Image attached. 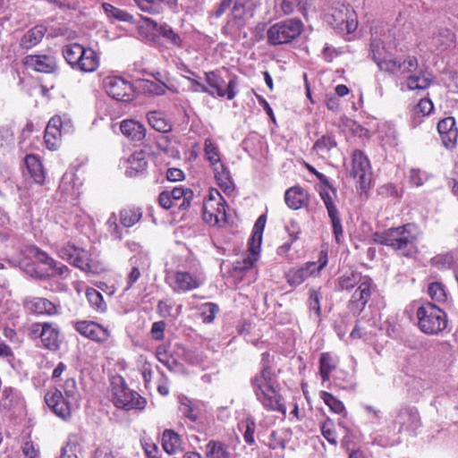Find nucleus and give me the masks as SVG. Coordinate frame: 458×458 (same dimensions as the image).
Wrapping results in <instances>:
<instances>
[{
    "label": "nucleus",
    "instance_id": "nucleus-13",
    "mask_svg": "<svg viewBox=\"0 0 458 458\" xmlns=\"http://www.w3.org/2000/svg\"><path fill=\"white\" fill-rule=\"evenodd\" d=\"M103 86L108 96L118 101L132 100L134 89L132 84L118 76H107L103 81Z\"/></svg>",
    "mask_w": 458,
    "mask_h": 458
},
{
    "label": "nucleus",
    "instance_id": "nucleus-18",
    "mask_svg": "<svg viewBox=\"0 0 458 458\" xmlns=\"http://www.w3.org/2000/svg\"><path fill=\"white\" fill-rule=\"evenodd\" d=\"M326 264L327 260L325 259L319 266L316 262H307L301 267L290 269L285 274L286 282L291 286H298L315 272L318 273Z\"/></svg>",
    "mask_w": 458,
    "mask_h": 458
},
{
    "label": "nucleus",
    "instance_id": "nucleus-14",
    "mask_svg": "<svg viewBox=\"0 0 458 458\" xmlns=\"http://www.w3.org/2000/svg\"><path fill=\"white\" fill-rule=\"evenodd\" d=\"M74 329L82 336L98 344H105L111 337L110 330L92 320H79L72 322Z\"/></svg>",
    "mask_w": 458,
    "mask_h": 458
},
{
    "label": "nucleus",
    "instance_id": "nucleus-52",
    "mask_svg": "<svg viewBox=\"0 0 458 458\" xmlns=\"http://www.w3.org/2000/svg\"><path fill=\"white\" fill-rule=\"evenodd\" d=\"M204 153L206 158L209 161L211 165H214L219 162V149L216 144L212 142L210 139H206L204 143Z\"/></svg>",
    "mask_w": 458,
    "mask_h": 458
},
{
    "label": "nucleus",
    "instance_id": "nucleus-61",
    "mask_svg": "<svg viewBox=\"0 0 458 458\" xmlns=\"http://www.w3.org/2000/svg\"><path fill=\"white\" fill-rule=\"evenodd\" d=\"M71 264L85 272L91 270L90 265L89 263L88 254L82 249H80L79 255L73 256Z\"/></svg>",
    "mask_w": 458,
    "mask_h": 458
},
{
    "label": "nucleus",
    "instance_id": "nucleus-8",
    "mask_svg": "<svg viewBox=\"0 0 458 458\" xmlns=\"http://www.w3.org/2000/svg\"><path fill=\"white\" fill-rule=\"evenodd\" d=\"M112 401L117 408L126 411L143 410L147 403L146 399L131 390L122 377L114 378L112 382Z\"/></svg>",
    "mask_w": 458,
    "mask_h": 458
},
{
    "label": "nucleus",
    "instance_id": "nucleus-39",
    "mask_svg": "<svg viewBox=\"0 0 458 458\" xmlns=\"http://www.w3.org/2000/svg\"><path fill=\"white\" fill-rule=\"evenodd\" d=\"M140 8L149 13L157 12L158 4H163L172 11L178 8V0H135Z\"/></svg>",
    "mask_w": 458,
    "mask_h": 458
},
{
    "label": "nucleus",
    "instance_id": "nucleus-12",
    "mask_svg": "<svg viewBox=\"0 0 458 458\" xmlns=\"http://www.w3.org/2000/svg\"><path fill=\"white\" fill-rule=\"evenodd\" d=\"M165 280L176 293L195 290L203 284V279L199 276L181 270L169 273Z\"/></svg>",
    "mask_w": 458,
    "mask_h": 458
},
{
    "label": "nucleus",
    "instance_id": "nucleus-46",
    "mask_svg": "<svg viewBox=\"0 0 458 458\" xmlns=\"http://www.w3.org/2000/svg\"><path fill=\"white\" fill-rule=\"evenodd\" d=\"M335 367L336 364L329 353L324 352L321 354L319 359V374L323 381L329 380V375Z\"/></svg>",
    "mask_w": 458,
    "mask_h": 458
},
{
    "label": "nucleus",
    "instance_id": "nucleus-32",
    "mask_svg": "<svg viewBox=\"0 0 458 458\" xmlns=\"http://www.w3.org/2000/svg\"><path fill=\"white\" fill-rule=\"evenodd\" d=\"M162 446L168 454H174L182 449L181 437L172 429H165L162 435Z\"/></svg>",
    "mask_w": 458,
    "mask_h": 458
},
{
    "label": "nucleus",
    "instance_id": "nucleus-50",
    "mask_svg": "<svg viewBox=\"0 0 458 458\" xmlns=\"http://www.w3.org/2000/svg\"><path fill=\"white\" fill-rule=\"evenodd\" d=\"M59 386L62 389L61 391L64 393L65 398L70 401H73V403H78L80 395L76 381L73 377L66 378V380L62 385H59Z\"/></svg>",
    "mask_w": 458,
    "mask_h": 458
},
{
    "label": "nucleus",
    "instance_id": "nucleus-57",
    "mask_svg": "<svg viewBox=\"0 0 458 458\" xmlns=\"http://www.w3.org/2000/svg\"><path fill=\"white\" fill-rule=\"evenodd\" d=\"M17 391L13 387H4L2 392L0 405L4 409H10L17 401Z\"/></svg>",
    "mask_w": 458,
    "mask_h": 458
},
{
    "label": "nucleus",
    "instance_id": "nucleus-34",
    "mask_svg": "<svg viewBox=\"0 0 458 458\" xmlns=\"http://www.w3.org/2000/svg\"><path fill=\"white\" fill-rule=\"evenodd\" d=\"M25 164L33 181L36 183H42L45 180V173L40 160L34 155H27Z\"/></svg>",
    "mask_w": 458,
    "mask_h": 458
},
{
    "label": "nucleus",
    "instance_id": "nucleus-21",
    "mask_svg": "<svg viewBox=\"0 0 458 458\" xmlns=\"http://www.w3.org/2000/svg\"><path fill=\"white\" fill-rule=\"evenodd\" d=\"M395 424L399 425L400 431H414L420 427V415L416 409L403 407L394 418Z\"/></svg>",
    "mask_w": 458,
    "mask_h": 458
},
{
    "label": "nucleus",
    "instance_id": "nucleus-29",
    "mask_svg": "<svg viewBox=\"0 0 458 458\" xmlns=\"http://www.w3.org/2000/svg\"><path fill=\"white\" fill-rule=\"evenodd\" d=\"M349 9L344 6L339 10H335L330 15L332 19L330 23L338 30H346L348 33L352 32L355 30L357 24L352 19L349 21Z\"/></svg>",
    "mask_w": 458,
    "mask_h": 458
},
{
    "label": "nucleus",
    "instance_id": "nucleus-48",
    "mask_svg": "<svg viewBox=\"0 0 458 458\" xmlns=\"http://www.w3.org/2000/svg\"><path fill=\"white\" fill-rule=\"evenodd\" d=\"M289 432L284 428L273 431L270 434L269 447L272 449H284L288 441Z\"/></svg>",
    "mask_w": 458,
    "mask_h": 458
},
{
    "label": "nucleus",
    "instance_id": "nucleus-6",
    "mask_svg": "<svg viewBox=\"0 0 458 458\" xmlns=\"http://www.w3.org/2000/svg\"><path fill=\"white\" fill-rule=\"evenodd\" d=\"M416 316L419 328L428 335H438L447 326V317L445 311L430 302L423 303L419 307Z\"/></svg>",
    "mask_w": 458,
    "mask_h": 458
},
{
    "label": "nucleus",
    "instance_id": "nucleus-49",
    "mask_svg": "<svg viewBox=\"0 0 458 458\" xmlns=\"http://www.w3.org/2000/svg\"><path fill=\"white\" fill-rule=\"evenodd\" d=\"M436 47L439 49H446L454 46L455 35L449 30H443L433 38Z\"/></svg>",
    "mask_w": 458,
    "mask_h": 458
},
{
    "label": "nucleus",
    "instance_id": "nucleus-42",
    "mask_svg": "<svg viewBox=\"0 0 458 458\" xmlns=\"http://www.w3.org/2000/svg\"><path fill=\"white\" fill-rule=\"evenodd\" d=\"M129 163V173L132 174L142 173L148 166V161L146 159V153L144 151L134 152L128 159Z\"/></svg>",
    "mask_w": 458,
    "mask_h": 458
},
{
    "label": "nucleus",
    "instance_id": "nucleus-4",
    "mask_svg": "<svg viewBox=\"0 0 458 458\" xmlns=\"http://www.w3.org/2000/svg\"><path fill=\"white\" fill-rule=\"evenodd\" d=\"M371 54L377 67L386 72L395 75H406L418 68V59L414 55H407L398 59L393 57L379 38H373L370 44Z\"/></svg>",
    "mask_w": 458,
    "mask_h": 458
},
{
    "label": "nucleus",
    "instance_id": "nucleus-45",
    "mask_svg": "<svg viewBox=\"0 0 458 458\" xmlns=\"http://www.w3.org/2000/svg\"><path fill=\"white\" fill-rule=\"evenodd\" d=\"M211 166L213 167L215 178L219 186L224 187L225 189H229L232 182L230 172L227 167H225V165L221 162Z\"/></svg>",
    "mask_w": 458,
    "mask_h": 458
},
{
    "label": "nucleus",
    "instance_id": "nucleus-60",
    "mask_svg": "<svg viewBox=\"0 0 458 458\" xmlns=\"http://www.w3.org/2000/svg\"><path fill=\"white\" fill-rule=\"evenodd\" d=\"M159 33L174 46L180 47L182 44L181 37L168 25H161L159 28Z\"/></svg>",
    "mask_w": 458,
    "mask_h": 458
},
{
    "label": "nucleus",
    "instance_id": "nucleus-15",
    "mask_svg": "<svg viewBox=\"0 0 458 458\" xmlns=\"http://www.w3.org/2000/svg\"><path fill=\"white\" fill-rule=\"evenodd\" d=\"M266 225V216L264 215L260 216L253 227L252 234L250 239L249 240V250L250 254L243 259L242 266H237V268L242 270L251 268L254 265V262L257 260V256L259 251V248L262 242V234Z\"/></svg>",
    "mask_w": 458,
    "mask_h": 458
},
{
    "label": "nucleus",
    "instance_id": "nucleus-54",
    "mask_svg": "<svg viewBox=\"0 0 458 458\" xmlns=\"http://www.w3.org/2000/svg\"><path fill=\"white\" fill-rule=\"evenodd\" d=\"M321 398L335 413L341 414L345 411L343 402L336 399L332 394L323 391L321 392Z\"/></svg>",
    "mask_w": 458,
    "mask_h": 458
},
{
    "label": "nucleus",
    "instance_id": "nucleus-1",
    "mask_svg": "<svg viewBox=\"0 0 458 458\" xmlns=\"http://www.w3.org/2000/svg\"><path fill=\"white\" fill-rule=\"evenodd\" d=\"M268 353L262 354L261 369L250 378V386L264 409L285 415L286 407L279 393V385L276 377L272 374L268 362L266 361Z\"/></svg>",
    "mask_w": 458,
    "mask_h": 458
},
{
    "label": "nucleus",
    "instance_id": "nucleus-16",
    "mask_svg": "<svg viewBox=\"0 0 458 458\" xmlns=\"http://www.w3.org/2000/svg\"><path fill=\"white\" fill-rule=\"evenodd\" d=\"M45 401L53 412L61 419L66 420L71 417L72 405L74 403L64 398L61 389L55 388L48 391L45 396Z\"/></svg>",
    "mask_w": 458,
    "mask_h": 458
},
{
    "label": "nucleus",
    "instance_id": "nucleus-20",
    "mask_svg": "<svg viewBox=\"0 0 458 458\" xmlns=\"http://www.w3.org/2000/svg\"><path fill=\"white\" fill-rule=\"evenodd\" d=\"M33 255L39 264L46 266L44 272L45 276H64L68 271L66 266L55 261L53 258L49 257L47 253L39 249H35Z\"/></svg>",
    "mask_w": 458,
    "mask_h": 458
},
{
    "label": "nucleus",
    "instance_id": "nucleus-11",
    "mask_svg": "<svg viewBox=\"0 0 458 458\" xmlns=\"http://www.w3.org/2000/svg\"><path fill=\"white\" fill-rule=\"evenodd\" d=\"M350 175L357 180V184L362 191L369 188L372 178L370 163L368 157L359 149L352 153Z\"/></svg>",
    "mask_w": 458,
    "mask_h": 458
},
{
    "label": "nucleus",
    "instance_id": "nucleus-28",
    "mask_svg": "<svg viewBox=\"0 0 458 458\" xmlns=\"http://www.w3.org/2000/svg\"><path fill=\"white\" fill-rule=\"evenodd\" d=\"M286 205L294 210H297L309 204L310 198L306 190L300 186H293L286 190L284 193Z\"/></svg>",
    "mask_w": 458,
    "mask_h": 458
},
{
    "label": "nucleus",
    "instance_id": "nucleus-19",
    "mask_svg": "<svg viewBox=\"0 0 458 458\" xmlns=\"http://www.w3.org/2000/svg\"><path fill=\"white\" fill-rule=\"evenodd\" d=\"M25 310L36 315H55L57 312L56 306L46 298L29 296L23 300Z\"/></svg>",
    "mask_w": 458,
    "mask_h": 458
},
{
    "label": "nucleus",
    "instance_id": "nucleus-17",
    "mask_svg": "<svg viewBox=\"0 0 458 458\" xmlns=\"http://www.w3.org/2000/svg\"><path fill=\"white\" fill-rule=\"evenodd\" d=\"M203 219L210 225H221L226 222L225 201L216 202L205 199L203 203Z\"/></svg>",
    "mask_w": 458,
    "mask_h": 458
},
{
    "label": "nucleus",
    "instance_id": "nucleus-47",
    "mask_svg": "<svg viewBox=\"0 0 458 458\" xmlns=\"http://www.w3.org/2000/svg\"><path fill=\"white\" fill-rule=\"evenodd\" d=\"M87 300L95 310L104 312L106 309V304L104 301L102 294L94 288H89L86 291Z\"/></svg>",
    "mask_w": 458,
    "mask_h": 458
},
{
    "label": "nucleus",
    "instance_id": "nucleus-38",
    "mask_svg": "<svg viewBox=\"0 0 458 458\" xmlns=\"http://www.w3.org/2000/svg\"><path fill=\"white\" fill-rule=\"evenodd\" d=\"M432 82V78L430 74H426L423 72H420L419 74H411L408 76L406 81V85L408 89H428Z\"/></svg>",
    "mask_w": 458,
    "mask_h": 458
},
{
    "label": "nucleus",
    "instance_id": "nucleus-24",
    "mask_svg": "<svg viewBox=\"0 0 458 458\" xmlns=\"http://www.w3.org/2000/svg\"><path fill=\"white\" fill-rule=\"evenodd\" d=\"M25 64L36 72L50 73L55 71V58L48 55H27Z\"/></svg>",
    "mask_w": 458,
    "mask_h": 458
},
{
    "label": "nucleus",
    "instance_id": "nucleus-22",
    "mask_svg": "<svg viewBox=\"0 0 458 458\" xmlns=\"http://www.w3.org/2000/svg\"><path fill=\"white\" fill-rule=\"evenodd\" d=\"M437 131L445 148H452L455 146L458 138V129L455 126L454 117L449 116L439 121Z\"/></svg>",
    "mask_w": 458,
    "mask_h": 458
},
{
    "label": "nucleus",
    "instance_id": "nucleus-63",
    "mask_svg": "<svg viewBox=\"0 0 458 458\" xmlns=\"http://www.w3.org/2000/svg\"><path fill=\"white\" fill-rule=\"evenodd\" d=\"M434 106L432 101L429 98H421L417 106L414 107V113L416 114H420L421 116H426L430 114L433 111Z\"/></svg>",
    "mask_w": 458,
    "mask_h": 458
},
{
    "label": "nucleus",
    "instance_id": "nucleus-44",
    "mask_svg": "<svg viewBox=\"0 0 458 458\" xmlns=\"http://www.w3.org/2000/svg\"><path fill=\"white\" fill-rule=\"evenodd\" d=\"M309 5V0H283L281 9L285 15L294 13H301L304 14Z\"/></svg>",
    "mask_w": 458,
    "mask_h": 458
},
{
    "label": "nucleus",
    "instance_id": "nucleus-5",
    "mask_svg": "<svg viewBox=\"0 0 458 458\" xmlns=\"http://www.w3.org/2000/svg\"><path fill=\"white\" fill-rule=\"evenodd\" d=\"M62 54L67 64L74 70L93 72L99 66L98 55L92 48H85L78 43L64 46Z\"/></svg>",
    "mask_w": 458,
    "mask_h": 458
},
{
    "label": "nucleus",
    "instance_id": "nucleus-9",
    "mask_svg": "<svg viewBox=\"0 0 458 458\" xmlns=\"http://www.w3.org/2000/svg\"><path fill=\"white\" fill-rule=\"evenodd\" d=\"M259 4L260 0H235L232 11L233 19L226 23L223 28V32L233 39L238 38L245 21L253 16L254 10Z\"/></svg>",
    "mask_w": 458,
    "mask_h": 458
},
{
    "label": "nucleus",
    "instance_id": "nucleus-40",
    "mask_svg": "<svg viewBox=\"0 0 458 458\" xmlns=\"http://www.w3.org/2000/svg\"><path fill=\"white\" fill-rule=\"evenodd\" d=\"M206 458H231L228 447L219 441H209L206 445Z\"/></svg>",
    "mask_w": 458,
    "mask_h": 458
},
{
    "label": "nucleus",
    "instance_id": "nucleus-41",
    "mask_svg": "<svg viewBox=\"0 0 458 458\" xmlns=\"http://www.w3.org/2000/svg\"><path fill=\"white\" fill-rule=\"evenodd\" d=\"M205 79L208 87L215 91V97L224 98L225 96V81L218 73L216 72H205Z\"/></svg>",
    "mask_w": 458,
    "mask_h": 458
},
{
    "label": "nucleus",
    "instance_id": "nucleus-30",
    "mask_svg": "<svg viewBox=\"0 0 458 458\" xmlns=\"http://www.w3.org/2000/svg\"><path fill=\"white\" fill-rule=\"evenodd\" d=\"M59 327L53 323L45 322V327H43V334L41 338L43 346L51 351L59 349Z\"/></svg>",
    "mask_w": 458,
    "mask_h": 458
},
{
    "label": "nucleus",
    "instance_id": "nucleus-10",
    "mask_svg": "<svg viewBox=\"0 0 458 458\" xmlns=\"http://www.w3.org/2000/svg\"><path fill=\"white\" fill-rule=\"evenodd\" d=\"M319 196L327 208L335 242L340 243L344 236V230L339 210L335 205L337 198L336 190L330 186L329 183L325 184V187L319 191Z\"/></svg>",
    "mask_w": 458,
    "mask_h": 458
},
{
    "label": "nucleus",
    "instance_id": "nucleus-31",
    "mask_svg": "<svg viewBox=\"0 0 458 458\" xmlns=\"http://www.w3.org/2000/svg\"><path fill=\"white\" fill-rule=\"evenodd\" d=\"M47 29L43 25H36L29 30L21 39V46L23 48L30 49L37 46L44 38Z\"/></svg>",
    "mask_w": 458,
    "mask_h": 458
},
{
    "label": "nucleus",
    "instance_id": "nucleus-7",
    "mask_svg": "<svg viewBox=\"0 0 458 458\" xmlns=\"http://www.w3.org/2000/svg\"><path fill=\"white\" fill-rule=\"evenodd\" d=\"M303 30V23L297 18L286 19L271 25L267 30V40L271 46L289 44Z\"/></svg>",
    "mask_w": 458,
    "mask_h": 458
},
{
    "label": "nucleus",
    "instance_id": "nucleus-26",
    "mask_svg": "<svg viewBox=\"0 0 458 458\" xmlns=\"http://www.w3.org/2000/svg\"><path fill=\"white\" fill-rule=\"evenodd\" d=\"M120 131L124 137L135 142H140L146 137L145 126L132 119L122 121L120 123Z\"/></svg>",
    "mask_w": 458,
    "mask_h": 458
},
{
    "label": "nucleus",
    "instance_id": "nucleus-59",
    "mask_svg": "<svg viewBox=\"0 0 458 458\" xmlns=\"http://www.w3.org/2000/svg\"><path fill=\"white\" fill-rule=\"evenodd\" d=\"M428 293L430 298L435 301L442 302L445 301V291L444 285L440 283H431L428 285Z\"/></svg>",
    "mask_w": 458,
    "mask_h": 458
},
{
    "label": "nucleus",
    "instance_id": "nucleus-33",
    "mask_svg": "<svg viewBox=\"0 0 458 458\" xmlns=\"http://www.w3.org/2000/svg\"><path fill=\"white\" fill-rule=\"evenodd\" d=\"M142 215V209L139 207H125L120 211V223L123 226L130 228L141 219Z\"/></svg>",
    "mask_w": 458,
    "mask_h": 458
},
{
    "label": "nucleus",
    "instance_id": "nucleus-51",
    "mask_svg": "<svg viewBox=\"0 0 458 458\" xmlns=\"http://www.w3.org/2000/svg\"><path fill=\"white\" fill-rule=\"evenodd\" d=\"M142 89L145 92L156 95V96H161L165 94L166 90L171 89L164 82L162 81H144L142 82Z\"/></svg>",
    "mask_w": 458,
    "mask_h": 458
},
{
    "label": "nucleus",
    "instance_id": "nucleus-64",
    "mask_svg": "<svg viewBox=\"0 0 458 458\" xmlns=\"http://www.w3.org/2000/svg\"><path fill=\"white\" fill-rule=\"evenodd\" d=\"M22 454L27 458H37L39 454V449L30 439H27L21 445Z\"/></svg>",
    "mask_w": 458,
    "mask_h": 458
},
{
    "label": "nucleus",
    "instance_id": "nucleus-62",
    "mask_svg": "<svg viewBox=\"0 0 458 458\" xmlns=\"http://www.w3.org/2000/svg\"><path fill=\"white\" fill-rule=\"evenodd\" d=\"M80 254V248H77L73 244H66L59 248L58 255L64 260L71 263L74 255Z\"/></svg>",
    "mask_w": 458,
    "mask_h": 458
},
{
    "label": "nucleus",
    "instance_id": "nucleus-37",
    "mask_svg": "<svg viewBox=\"0 0 458 458\" xmlns=\"http://www.w3.org/2000/svg\"><path fill=\"white\" fill-rule=\"evenodd\" d=\"M102 8L111 21L116 20L128 23H134V17L125 10L119 9L108 3H104L102 4Z\"/></svg>",
    "mask_w": 458,
    "mask_h": 458
},
{
    "label": "nucleus",
    "instance_id": "nucleus-27",
    "mask_svg": "<svg viewBox=\"0 0 458 458\" xmlns=\"http://www.w3.org/2000/svg\"><path fill=\"white\" fill-rule=\"evenodd\" d=\"M179 411L183 417L191 422H196L201 413L204 403L199 400L191 399L185 395L179 397Z\"/></svg>",
    "mask_w": 458,
    "mask_h": 458
},
{
    "label": "nucleus",
    "instance_id": "nucleus-58",
    "mask_svg": "<svg viewBox=\"0 0 458 458\" xmlns=\"http://www.w3.org/2000/svg\"><path fill=\"white\" fill-rule=\"evenodd\" d=\"M106 229L111 237L114 240L123 239L122 230L117 223V216L112 213L106 221Z\"/></svg>",
    "mask_w": 458,
    "mask_h": 458
},
{
    "label": "nucleus",
    "instance_id": "nucleus-53",
    "mask_svg": "<svg viewBox=\"0 0 458 458\" xmlns=\"http://www.w3.org/2000/svg\"><path fill=\"white\" fill-rule=\"evenodd\" d=\"M239 427L241 429L244 430L243 438L246 443L251 445L255 442L254 440V433L256 429V423L253 418H247L242 420Z\"/></svg>",
    "mask_w": 458,
    "mask_h": 458
},
{
    "label": "nucleus",
    "instance_id": "nucleus-3",
    "mask_svg": "<svg viewBox=\"0 0 458 458\" xmlns=\"http://www.w3.org/2000/svg\"><path fill=\"white\" fill-rule=\"evenodd\" d=\"M419 234L416 225L406 224L376 233L375 241L379 244L391 247L402 256L411 257L418 251Z\"/></svg>",
    "mask_w": 458,
    "mask_h": 458
},
{
    "label": "nucleus",
    "instance_id": "nucleus-36",
    "mask_svg": "<svg viewBox=\"0 0 458 458\" xmlns=\"http://www.w3.org/2000/svg\"><path fill=\"white\" fill-rule=\"evenodd\" d=\"M149 125L157 131L169 132L172 131V123L165 115L159 111H150L147 114Z\"/></svg>",
    "mask_w": 458,
    "mask_h": 458
},
{
    "label": "nucleus",
    "instance_id": "nucleus-25",
    "mask_svg": "<svg viewBox=\"0 0 458 458\" xmlns=\"http://www.w3.org/2000/svg\"><path fill=\"white\" fill-rule=\"evenodd\" d=\"M131 264V269L126 277V287L125 291L131 289L132 285L140 277V268L148 267L149 266V257L147 252H140L134 255L130 259Z\"/></svg>",
    "mask_w": 458,
    "mask_h": 458
},
{
    "label": "nucleus",
    "instance_id": "nucleus-2",
    "mask_svg": "<svg viewBox=\"0 0 458 458\" xmlns=\"http://www.w3.org/2000/svg\"><path fill=\"white\" fill-rule=\"evenodd\" d=\"M355 287L348 301V309L354 316H359L370 300L376 285L369 276L358 271H347L337 278V291L351 292Z\"/></svg>",
    "mask_w": 458,
    "mask_h": 458
},
{
    "label": "nucleus",
    "instance_id": "nucleus-43",
    "mask_svg": "<svg viewBox=\"0 0 458 458\" xmlns=\"http://www.w3.org/2000/svg\"><path fill=\"white\" fill-rule=\"evenodd\" d=\"M337 146L335 136L331 133L323 135L313 146V149L321 156L327 154L332 148Z\"/></svg>",
    "mask_w": 458,
    "mask_h": 458
},
{
    "label": "nucleus",
    "instance_id": "nucleus-23",
    "mask_svg": "<svg viewBox=\"0 0 458 458\" xmlns=\"http://www.w3.org/2000/svg\"><path fill=\"white\" fill-rule=\"evenodd\" d=\"M63 122L60 116L52 117L45 130V143L48 149L55 150L61 144Z\"/></svg>",
    "mask_w": 458,
    "mask_h": 458
},
{
    "label": "nucleus",
    "instance_id": "nucleus-35",
    "mask_svg": "<svg viewBox=\"0 0 458 458\" xmlns=\"http://www.w3.org/2000/svg\"><path fill=\"white\" fill-rule=\"evenodd\" d=\"M169 193L178 208L185 209L191 205L193 197V191L191 189L175 187Z\"/></svg>",
    "mask_w": 458,
    "mask_h": 458
},
{
    "label": "nucleus",
    "instance_id": "nucleus-55",
    "mask_svg": "<svg viewBox=\"0 0 458 458\" xmlns=\"http://www.w3.org/2000/svg\"><path fill=\"white\" fill-rule=\"evenodd\" d=\"M199 310L203 322L211 323L219 311V308L216 303L206 302L199 307Z\"/></svg>",
    "mask_w": 458,
    "mask_h": 458
},
{
    "label": "nucleus",
    "instance_id": "nucleus-56",
    "mask_svg": "<svg viewBox=\"0 0 458 458\" xmlns=\"http://www.w3.org/2000/svg\"><path fill=\"white\" fill-rule=\"evenodd\" d=\"M183 78H185L187 81H189L191 82V85L189 87V89L191 91L208 93V95L215 97V91L210 89L204 83H202L199 81V77L198 75H197V77H191L188 75H183Z\"/></svg>",
    "mask_w": 458,
    "mask_h": 458
}]
</instances>
